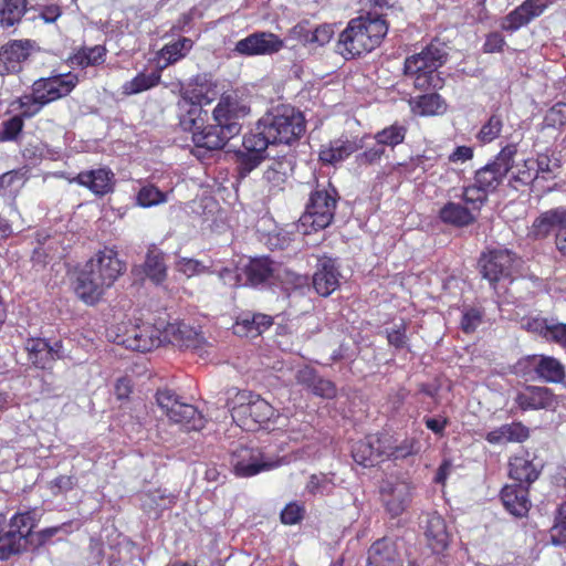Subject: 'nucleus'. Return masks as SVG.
<instances>
[{
	"mask_svg": "<svg viewBox=\"0 0 566 566\" xmlns=\"http://www.w3.org/2000/svg\"><path fill=\"white\" fill-rule=\"evenodd\" d=\"M339 195L337 189L328 185H317L310 193L305 211L300 218L304 233L327 228L334 220Z\"/></svg>",
	"mask_w": 566,
	"mask_h": 566,
	"instance_id": "obj_7",
	"label": "nucleus"
},
{
	"mask_svg": "<svg viewBox=\"0 0 566 566\" xmlns=\"http://www.w3.org/2000/svg\"><path fill=\"white\" fill-rule=\"evenodd\" d=\"M533 463L524 457H514L510 461V476L522 483H532L537 479Z\"/></svg>",
	"mask_w": 566,
	"mask_h": 566,
	"instance_id": "obj_45",
	"label": "nucleus"
},
{
	"mask_svg": "<svg viewBox=\"0 0 566 566\" xmlns=\"http://www.w3.org/2000/svg\"><path fill=\"white\" fill-rule=\"evenodd\" d=\"M166 264L158 250H148L143 264L134 268L136 275H145L153 283L160 284L166 279Z\"/></svg>",
	"mask_w": 566,
	"mask_h": 566,
	"instance_id": "obj_37",
	"label": "nucleus"
},
{
	"mask_svg": "<svg viewBox=\"0 0 566 566\" xmlns=\"http://www.w3.org/2000/svg\"><path fill=\"white\" fill-rule=\"evenodd\" d=\"M489 192L483 189L476 181L462 187V193L459 197L476 217H479L482 208L489 201Z\"/></svg>",
	"mask_w": 566,
	"mask_h": 566,
	"instance_id": "obj_41",
	"label": "nucleus"
},
{
	"mask_svg": "<svg viewBox=\"0 0 566 566\" xmlns=\"http://www.w3.org/2000/svg\"><path fill=\"white\" fill-rule=\"evenodd\" d=\"M250 114V106L235 94H222L214 106L212 122L205 134L197 133L195 146L207 150H220L242 129L241 120Z\"/></svg>",
	"mask_w": 566,
	"mask_h": 566,
	"instance_id": "obj_1",
	"label": "nucleus"
},
{
	"mask_svg": "<svg viewBox=\"0 0 566 566\" xmlns=\"http://www.w3.org/2000/svg\"><path fill=\"white\" fill-rule=\"evenodd\" d=\"M40 515L35 510L15 513L7 522L8 535H14V551L15 554L20 553L27 544V538L32 530L36 526Z\"/></svg>",
	"mask_w": 566,
	"mask_h": 566,
	"instance_id": "obj_23",
	"label": "nucleus"
},
{
	"mask_svg": "<svg viewBox=\"0 0 566 566\" xmlns=\"http://www.w3.org/2000/svg\"><path fill=\"white\" fill-rule=\"evenodd\" d=\"M355 156V164L358 168H367L380 164L386 150L376 142L373 146L367 147Z\"/></svg>",
	"mask_w": 566,
	"mask_h": 566,
	"instance_id": "obj_53",
	"label": "nucleus"
},
{
	"mask_svg": "<svg viewBox=\"0 0 566 566\" xmlns=\"http://www.w3.org/2000/svg\"><path fill=\"white\" fill-rule=\"evenodd\" d=\"M263 178L268 182V185H270L273 189L282 190L287 180V174L285 170L284 163H273L264 171Z\"/></svg>",
	"mask_w": 566,
	"mask_h": 566,
	"instance_id": "obj_55",
	"label": "nucleus"
},
{
	"mask_svg": "<svg viewBox=\"0 0 566 566\" xmlns=\"http://www.w3.org/2000/svg\"><path fill=\"white\" fill-rule=\"evenodd\" d=\"M29 359L39 368H48L49 343L42 338H30L25 343Z\"/></svg>",
	"mask_w": 566,
	"mask_h": 566,
	"instance_id": "obj_48",
	"label": "nucleus"
},
{
	"mask_svg": "<svg viewBox=\"0 0 566 566\" xmlns=\"http://www.w3.org/2000/svg\"><path fill=\"white\" fill-rule=\"evenodd\" d=\"M7 518L0 513V560L9 558L15 554L14 535H8Z\"/></svg>",
	"mask_w": 566,
	"mask_h": 566,
	"instance_id": "obj_59",
	"label": "nucleus"
},
{
	"mask_svg": "<svg viewBox=\"0 0 566 566\" xmlns=\"http://www.w3.org/2000/svg\"><path fill=\"white\" fill-rule=\"evenodd\" d=\"M28 0H1L0 27L10 28L19 23L27 12Z\"/></svg>",
	"mask_w": 566,
	"mask_h": 566,
	"instance_id": "obj_42",
	"label": "nucleus"
},
{
	"mask_svg": "<svg viewBox=\"0 0 566 566\" xmlns=\"http://www.w3.org/2000/svg\"><path fill=\"white\" fill-rule=\"evenodd\" d=\"M410 107L412 113L423 116H440L443 115L448 109L446 99L433 91L432 93L422 94L416 96L410 101Z\"/></svg>",
	"mask_w": 566,
	"mask_h": 566,
	"instance_id": "obj_33",
	"label": "nucleus"
},
{
	"mask_svg": "<svg viewBox=\"0 0 566 566\" xmlns=\"http://www.w3.org/2000/svg\"><path fill=\"white\" fill-rule=\"evenodd\" d=\"M382 502L389 514L400 515L411 499L410 483L399 476H388L380 488Z\"/></svg>",
	"mask_w": 566,
	"mask_h": 566,
	"instance_id": "obj_16",
	"label": "nucleus"
},
{
	"mask_svg": "<svg viewBox=\"0 0 566 566\" xmlns=\"http://www.w3.org/2000/svg\"><path fill=\"white\" fill-rule=\"evenodd\" d=\"M543 128L562 130L566 126V103L557 102L546 113L542 123Z\"/></svg>",
	"mask_w": 566,
	"mask_h": 566,
	"instance_id": "obj_52",
	"label": "nucleus"
},
{
	"mask_svg": "<svg viewBox=\"0 0 566 566\" xmlns=\"http://www.w3.org/2000/svg\"><path fill=\"white\" fill-rule=\"evenodd\" d=\"M164 342L180 348L192 349L199 355L208 353V342L205 336L177 318L165 317V324L161 327V344Z\"/></svg>",
	"mask_w": 566,
	"mask_h": 566,
	"instance_id": "obj_12",
	"label": "nucleus"
},
{
	"mask_svg": "<svg viewBox=\"0 0 566 566\" xmlns=\"http://www.w3.org/2000/svg\"><path fill=\"white\" fill-rule=\"evenodd\" d=\"M71 284L75 295L84 304L90 306L97 304L105 294V291L109 289V286L85 264L73 272Z\"/></svg>",
	"mask_w": 566,
	"mask_h": 566,
	"instance_id": "obj_13",
	"label": "nucleus"
},
{
	"mask_svg": "<svg viewBox=\"0 0 566 566\" xmlns=\"http://www.w3.org/2000/svg\"><path fill=\"white\" fill-rule=\"evenodd\" d=\"M501 499L505 509L514 516H524L531 506L527 489L522 484L505 485Z\"/></svg>",
	"mask_w": 566,
	"mask_h": 566,
	"instance_id": "obj_31",
	"label": "nucleus"
},
{
	"mask_svg": "<svg viewBox=\"0 0 566 566\" xmlns=\"http://www.w3.org/2000/svg\"><path fill=\"white\" fill-rule=\"evenodd\" d=\"M340 274L336 261L329 258L318 260V266L313 275V287L322 296L331 295L339 286Z\"/></svg>",
	"mask_w": 566,
	"mask_h": 566,
	"instance_id": "obj_24",
	"label": "nucleus"
},
{
	"mask_svg": "<svg viewBox=\"0 0 566 566\" xmlns=\"http://www.w3.org/2000/svg\"><path fill=\"white\" fill-rule=\"evenodd\" d=\"M283 458L272 457L259 448L241 447L233 451L231 465L237 476L249 478L279 468Z\"/></svg>",
	"mask_w": 566,
	"mask_h": 566,
	"instance_id": "obj_11",
	"label": "nucleus"
},
{
	"mask_svg": "<svg viewBox=\"0 0 566 566\" xmlns=\"http://www.w3.org/2000/svg\"><path fill=\"white\" fill-rule=\"evenodd\" d=\"M177 270L184 273L187 277L200 274L206 270V265L195 259L181 258L177 262Z\"/></svg>",
	"mask_w": 566,
	"mask_h": 566,
	"instance_id": "obj_64",
	"label": "nucleus"
},
{
	"mask_svg": "<svg viewBox=\"0 0 566 566\" xmlns=\"http://www.w3.org/2000/svg\"><path fill=\"white\" fill-rule=\"evenodd\" d=\"M165 317L158 316L153 323L139 317L122 321L106 331L108 340L137 352H150L161 345V327Z\"/></svg>",
	"mask_w": 566,
	"mask_h": 566,
	"instance_id": "obj_6",
	"label": "nucleus"
},
{
	"mask_svg": "<svg viewBox=\"0 0 566 566\" xmlns=\"http://www.w3.org/2000/svg\"><path fill=\"white\" fill-rule=\"evenodd\" d=\"M407 133H408L407 125L396 120L391 125L386 126L382 129L378 130L373 136V138L385 150H386V147H389L390 149H395L397 146L405 143Z\"/></svg>",
	"mask_w": 566,
	"mask_h": 566,
	"instance_id": "obj_39",
	"label": "nucleus"
},
{
	"mask_svg": "<svg viewBox=\"0 0 566 566\" xmlns=\"http://www.w3.org/2000/svg\"><path fill=\"white\" fill-rule=\"evenodd\" d=\"M517 151L516 143L506 144L493 159L474 171L473 180L489 193H494L514 168Z\"/></svg>",
	"mask_w": 566,
	"mask_h": 566,
	"instance_id": "obj_9",
	"label": "nucleus"
},
{
	"mask_svg": "<svg viewBox=\"0 0 566 566\" xmlns=\"http://www.w3.org/2000/svg\"><path fill=\"white\" fill-rule=\"evenodd\" d=\"M174 502V497L161 491H154L145 494L143 507L147 511H160L167 509Z\"/></svg>",
	"mask_w": 566,
	"mask_h": 566,
	"instance_id": "obj_61",
	"label": "nucleus"
},
{
	"mask_svg": "<svg viewBox=\"0 0 566 566\" xmlns=\"http://www.w3.org/2000/svg\"><path fill=\"white\" fill-rule=\"evenodd\" d=\"M56 101L69 96L80 83L78 74L67 72L49 76Z\"/></svg>",
	"mask_w": 566,
	"mask_h": 566,
	"instance_id": "obj_47",
	"label": "nucleus"
},
{
	"mask_svg": "<svg viewBox=\"0 0 566 566\" xmlns=\"http://www.w3.org/2000/svg\"><path fill=\"white\" fill-rule=\"evenodd\" d=\"M71 182L87 188L97 197H104L114 191L116 179L115 174L108 167H101L81 171L71 179Z\"/></svg>",
	"mask_w": 566,
	"mask_h": 566,
	"instance_id": "obj_22",
	"label": "nucleus"
},
{
	"mask_svg": "<svg viewBox=\"0 0 566 566\" xmlns=\"http://www.w3.org/2000/svg\"><path fill=\"white\" fill-rule=\"evenodd\" d=\"M506 45L504 35L499 31L490 32L485 35L482 51L488 54L502 53Z\"/></svg>",
	"mask_w": 566,
	"mask_h": 566,
	"instance_id": "obj_63",
	"label": "nucleus"
},
{
	"mask_svg": "<svg viewBox=\"0 0 566 566\" xmlns=\"http://www.w3.org/2000/svg\"><path fill=\"white\" fill-rule=\"evenodd\" d=\"M178 106L180 109L179 125L184 130L192 133V142L195 143L197 133L205 134L207 130L209 113L200 103L178 104Z\"/></svg>",
	"mask_w": 566,
	"mask_h": 566,
	"instance_id": "obj_25",
	"label": "nucleus"
},
{
	"mask_svg": "<svg viewBox=\"0 0 566 566\" xmlns=\"http://www.w3.org/2000/svg\"><path fill=\"white\" fill-rule=\"evenodd\" d=\"M551 538L554 545L566 543V501L558 509V515L551 530Z\"/></svg>",
	"mask_w": 566,
	"mask_h": 566,
	"instance_id": "obj_62",
	"label": "nucleus"
},
{
	"mask_svg": "<svg viewBox=\"0 0 566 566\" xmlns=\"http://www.w3.org/2000/svg\"><path fill=\"white\" fill-rule=\"evenodd\" d=\"M418 452L413 442L406 441L402 446H394L388 434H369L353 447L355 462L364 467H373L384 458H406Z\"/></svg>",
	"mask_w": 566,
	"mask_h": 566,
	"instance_id": "obj_8",
	"label": "nucleus"
},
{
	"mask_svg": "<svg viewBox=\"0 0 566 566\" xmlns=\"http://www.w3.org/2000/svg\"><path fill=\"white\" fill-rule=\"evenodd\" d=\"M11 105H18V108L21 111L19 115L23 119L36 116L45 106L32 92L31 94H24L18 97Z\"/></svg>",
	"mask_w": 566,
	"mask_h": 566,
	"instance_id": "obj_50",
	"label": "nucleus"
},
{
	"mask_svg": "<svg viewBox=\"0 0 566 566\" xmlns=\"http://www.w3.org/2000/svg\"><path fill=\"white\" fill-rule=\"evenodd\" d=\"M515 402L524 411L548 409L554 406L555 397L546 387L528 386L517 392Z\"/></svg>",
	"mask_w": 566,
	"mask_h": 566,
	"instance_id": "obj_26",
	"label": "nucleus"
},
{
	"mask_svg": "<svg viewBox=\"0 0 566 566\" xmlns=\"http://www.w3.org/2000/svg\"><path fill=\"white\" fill-rule=\"evenodd\" d=\"M514 261L512 250H488L480 259V266L483 277L491 283L501 277L510 276Z\"/></svg>",
	"mask_w": 566,
	"mask_h": 566,
	"instance_id": "obj_21",
	"label": "nucleus"
},
{
	"mask_svg": "<svg viewBox=\"0 0 566 566\" xmlns=\"http://www.w3.org/2000/svg\"><path fill=\"white\" fill-rule=\"evenodd\" d=\"M273 324L270 315L261 313H242L233 325V333L240 337H258Z\"/></svg>",
	"mask_w": 566,
	"mask_h": 566,
	"instance_id": "obj_27",
	"label": "nucleus"
},
{
	"mask_svg": "<svg viewBox=\"0 0 566 566\" xmlns=\"http://www.w3.org/2000/svg\"><path fill=\"white\" fill-rule=\"evenodd\" d=\"M31 92L42 102L45 106L56 101L53 92V85L50 77H40L31 85Z\"/></svg>",
	"mask_w": 566,
	"mask_h": 566,
	"instance_id": "obj_58",
	"label": "nucleus"
},
{
	"mask_svg": "<svg viewBox=\"0 0 566 566\" xmlns=\"http://www.w3.org/2000/svg\"><path fill=\"white\" fill-rule=\"evenodd\" d=\"M242 266L252 284L265 281L272 273L271 262L266 258H249Z\"/></svg>",
	"mask_w": 566,
	"mask_h": 566,
	"instance_id": "obj_46",
	"label": "nucleus"
},
{
	"mask_svg": "<svg viewBox=\"0 0 566 566\" xmlns=\"http://www.w3.org/2000/svg\"><path fill=\"white\" fill-rule=\"evenodd\" d=\"M298 382L306 384L312 391L323 398H333L336 395V388L332 381L315 376L311 368H303L297 371Z\"/></svg>",
	"mask_w": 566,
	"mask_h": 566,
	"instance_id": "obj_40",
	"label": "nucleus"
},
{
	"mask_svg": "<svg viewBox=\"0 0 566 566\" xmlns=\"http://www.w3.org/2000/svg\"><path fill=\"white\" fill-rule=\"evenodd\" d=\"M85 265L109 287L126 270V263L119 258L116 250H98Z\"/></svg>",
	"mask_w": 566,
	"mask_h": 566,
	"instance_id": "obj_20",
	"label": "nucleus"
},
{
	"mask_svg": "<svg viewBox=\"0 0 566 566\" xmlns=\"http://www.w3.org/2000/svg\"><path fill=\"white\" fill-rule=\"evenodd\" d=\"M163 67L159 65L150 72L146 74L144 72H139L136 76H134L130 81H127L122 86V92L124 95H136L142 92L148 91L150 88L159 85L161 80Z\"/></svg>",
	"mask_w": 566,
	"mask_h": 566,
	"instance_id": "obj_38",
	"label": "nucleus"
},
{
	"mask_svg": "<svg viewBox=\"0 0 566 566\" xmlns=\"http://www.w3.org/2000/svg\"><path fill=\"white\" fill-rule=\"evenodd\" d=\"M138 206L149 208L167 201V193L154 185H147L139 189L136 196Z\"/></svg>",
	"mask_w": 566,
	"mask_h": 566,
	"instance_id": "obj_49",
	"label": "nucleus"
},
{
	"mask_svg": "<svg viewBox=\"0 0 566 566\" xmlns=\"http://www.w3.org/2000/svg\"><path fill=\"white\" fill-rule=\"evenodd\" d=\"M503 127V115L500 113V108L497 107L482 124L475 137L482 145L491 144L501 136Z\"/></svg>",
	"mask_w": 566,
	"mask_h": 566,
	"instance_id": "obj_43",
	"label": "nucleus"
},
{
	"mask_svg": "<svg viewBox=\"0 0 566 566\" xmlns=\"http://www.w3.org/2000/svg\"><path fill=\"white\" fill-rule=\"evenodd\" d=\"M24 127V119L18 114L2 124V130L0 132V139L3 142H12L18 138Z\"/></svg>",
	"mask_w": 566,
	"mask_h": 566,
	"instance_id": "obj_60",
	"label": "nucleus"
},
{
	"mask_svg": "<svg viewBox=\"0 0 566 566\" xmlns=\"http://www.w3.org/2000/svg\"><path fill=\"white\" fill-rule=\"evenodd\" d=\"M554 2L555 0H524L502 19L501 29L510 33L516 32L542 15Z\"/></svg>",
	"mask_w": 566,
	"mask_h": 566,
	"instance_id": "obj_18",
	"label": "nucleus"
},
{
	"mask_svg": "<svg viewBox=\"0 0 566 566\" xmlns=\"http://www.w3.org/2000/svg\"><path fill=\"white\" fill-rule=\"evenodd\" d=\"M553 231L556 232L549 211L542 212L533 222L530 234L535 239L547 238Z\"/></svg>",
	"mask_w": 566,
	"mask_h": 566,
	"instance_id": "obj_56",
	"label": "nucleus"
},
{
	"mask_svg": "<svg viewBox=\"0 0 566 566\" xmlns=\"http://www.w3.org/2000/svg\"><path fill=\"white\" fill-rule=\"evenodd\" d=\"M388 29V22L381 15L367 13L353 18L338 34L335 50L347 61L364 57L380 46Z\"/></svg>",
	"mask_w": 566,
	"mask_h": 566,
	"instance_id": "obj_2",
	"label": "nucleus"
},
{
	"mask_svg": "<svg viewBox=\"0 0 566 566\" xmlns=\"http://www.w3.org/2000/svg\"><path fill=\"white\" fill-rule=\"evenodd\" d=\"M367 566H401L395 544L386 538L374 543L368 552Z\"/></svg>",
	"mask_w": 566,
	"mask_h": 566,
	"instance_id": "obj_34",
	"label": "nucleus"
},
{
	"mask_svg": "<svg viewBox=\"0 0 566 566\" xmlns=\"http://www.w3.org/2000/svg\"><path fill=\"white\" fill-rule=\"evenodd\" d=\"M439 220L455 228H467L476 222L478 217L465 205L454 201L446 202L438 212Z\"/></svg>",
	"mask_w": 566,
	"mask_h": 566,
	"instance_id": "obj_29",
	"label": "nucleus"
},
{
	"mask_svg": "<svg viewBox=\"0 0 566 566\" xmlns=\"http://www.w3.org/2000/svg\"><path fill=\"white\" fill-rule=\"evenodd\" d=\"M424 535L433 553L443 552L449 544V533L444 520L437 513H429L426 518Z\"/></svg>",
	"mask_w": 566,
	"mask_h": 566,
	"instance_id": "obj_30",
	"label": "nucleus"
},
{
	"mask_svg": "<svg viewBox=\"0 0 566 566\" xmlns=\"http://www.w3.org/2000/svg\"><path fill=\"white\" fill-rule=\"evenodd\" d=\"M447 60V53L436 42H430L419 53L405 59L403 74L412 81L418 91H438L444 86L439 72Z\"/></svg>",
	"mask_w": 566,
	"mask_h": 566,
	"instance_id": "obj_5",
	"label": "nucleus"
},
{
	"mask_svg": "<svg viewBox=\"0 0 566 566\" xmlns=\"http://www.w3.org/2000/svg\"><path fill=\"white\" fill-rule=\"evenodd\" d=\"M284 46L279 35L271 32H254L235 43L234 52L243 56L270 55Z\"/></svg>",
	"mask_w": 566,
	"mask_h": 566,
	"instance_id": "obj_17",
	"label": "nucleus"
},
{
	"mask_svg": "<svg viewBox=\"0 0 566 566\" xmlns=\"http://www.w3.org/2000/svg\"><path fill=\"white\" fill-rule=\"evenodd\" d=\"M553 231L556 232L549 211L542 212L533 222L530 234L535 239L547 238Z\"/></svg>",
	"mask_w": 566,
	"mask_h": 566,
	"instance_id": "obj_57",
	"label": "nucleus"
},
{
	"mask_svg": "<svg viewBox=\"0 0 566 566\" xmlns=\"http://www.w3.org/2000/svg\"><path fill=\"white\" fill-rule=\"evenodd\" d=\"M228 395L231 418L243 430L274 429L275 424H282L281 417L275 416L274 408L260 395L248 390H231Z\"/></svg>",
	"mask_w": 566,
	"mask_h": 566,
	"instance_id": "obj_4",
	"label": "nucleus"
},
{
	"mask_svg": "<svg viewBox=\"0 0 566 566\" xmlns=\"http://www.w3.org/2000/svg\"><path fill=\"white\" fill-rule=\"evenodd\" d=\"M536 177L533 161L531 159H526L522 165L516 166V170L512 172L509 184L512 188L517 189L518 186H527L532 184Z\"/></svg>",
	"mask_w": 566,
	"mask_h": 566,
	"instance_id": "obj_51",
	"label": "nucleus"
},
{
	"mask_svg": "<svg viewBox=\"0 0 566 566\" xmlns=\"http://www.w3.org/2000/svg\"><path fill=\"white\" fill-rule=\"evenodd\" d=\"M242 150L235 151L237 171L241 178L247 177L264 159L266 143L252 130L243 136Z\"/></svg>",
	"mask_w": 566,
	"mask_h": 566,
	"instance_id": "obj_15",
	"label": "nucleus"
},
{
	"mask_svg": "<svg viewBox=\"0 0 566 566\" xmlns=\"http://www.w3.org/2000/svg\"><path fill=\"white\" fill-rule=\"evenodd\" d=\"M306 120L301 111L289 104H280L266 112L256 123L255 135L270 145H289L305 133Z\"/></svg>",
	"mask_w": 566,
	"mask_h": 566,
	"instance_id": "obj_3",
	"label": "nucleus"
},
{
	"mask_svg": "<svg viewBox=\"0 0 566 566\" xmlns=\"http://www.w3.org/2000/svg\"><path fill=\"white\" fill-rule=\"evenodd\" d=\"M530 437V429L522 422L502 424L489 431L484 438L490 444L522 443Z\"/></svg>",
	"mask_w": 566,
	"mask_h": 566,
	"instance_id": "obj_28",
	"label": "nucleus"
},
{
	"mask_svg": "<svg viewBox=\"0 0 566 566\" xmlns=\"http://www.w3.org/2000/svg\"><path fill=\"white\" fill-rule=\"evenodd\" d=\"M548 211L556 229V248H566V207L560 206Z\"/></svg>",
	"mask_w": 566,
	"mask_h": 566,
	"instance_id": "obj_54",
	"label": "nucleus"
},
{
	"mask_svg": "<svg viewBox=\"0 0 566 566\" xmlns=\"http://www.w3.org/2000/svg\"><path fill=\"white\" fill-rule=\"evenodd\" d=\"M38 50L36 42L30 39L4 43L0 48V75L19 73L23 63Z\"/></svg>",
	"mask_w": 566,
	"mask_h": 566,
	"instance_id": "obj_14",
	"label": "nucleus"
},
{
	"mask_svg": "<svg viewBox=\"0 0 566 566\" xmlns=\"http://www.w3.org/2000/svg\"><path fill=\"white\" fill-rule=\"evenodd\" d=\"M195 42L192 39L187 36H179L178 39L166 43L159 51L158 56L164 61L159 64L163 71L182 59H185L192 50Z\"/></svg>",
	"mask_w": 566,
	"mask_h": 566,
	"instance_id": "obj_35",
	"label": "nucleus"
},
{
	"mask_svg": "<svg viewBox=\"0 0 566 566\" xmlns=\"http://www.w3.org/2000/svg\"><path fill=\"white\" fill-rule=\"evenodd\" d=\"M528 331L543 336L546 340L554 342L566 348V324L547 318H532L527 322Z\"/></svg>",
	"mask_w": 566,
	"mask_h": 566,
	"instance_id": "obj_32",
	"label": "nucleus"
},
{
	"mask_svg": "<svg viewBox=\"0 0 566 566\" xmlns=\"http://www.w3.org/2000/svg\"><path fill=\"white\" fill-rule=\"evenodd\" d=\"M535 370L541 378L548 382H560L565 377L564 366L551 356H542Z\"/></svg>",
	"mask_w": 566,
	"mask_h": 566,
	"instance_id": "obj_44",
	"label": "nucleus"
},
{
	"mask_svg": "<svg viewBox=\"0 0 566 566\" xmlns=\"http://www.w3.org/2000/svg\"><path fill=\"white\" fill-rule=\"evenodd\" d=\"M107 50L104 45L81 46L69 56L67 63L82 70L105 63Z\"/></svg>",
	"mask_w": 566,
	"mask_h": 566,
	"instance_id": "obj_36",
	"label": "nucleus"
},
{
	"mask_svg": "<svg viewBox=\"0 0 566 566\" xmlns=\"http://www.w3.org/2000/svg\"><path fill=\"white\" fill-rule=\"evenodd\" d=\"M157 403L170 421L187 431H198L205 427V418L192 405L182 402L169 389L157 391Z\"/></svg>",
	"mask_w": 566,
	"mask_h": 566,
	"instance_id": "obj_10",
	"label": "nucleus"
},
{
	"mask_svg": "<svg viewBox=\"0 0 566 566\" xmlns=\"http://www.w3.org/2000/svg\"><path fill=\"white\" fill-rule=\"evenodd\" d=\"M369 135L363 137H347L342 135L339 138L331 140L327 145H323L318 153V159L324 165H336L353 154L365 147V140Z\"/></svg>",
	"mask_w": 566,
	"mask_h": 566,
	"instance_id": "obj_19",
	"label": "nucleus"
}]
</instances>
